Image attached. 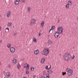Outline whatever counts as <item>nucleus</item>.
I'll return each mask as SVG.
<instances>
[{
    "label": "nucleus",
    "instance_id": "obj_13",
    "mask_svg": "<svg viewBox=\"0 0 78 78\" xmlns=\"http://www.w3.org/2000/svg\"><path fill=\"white\" fill-rule=\"evenodd\" d=\"M44 22L42 21L41 23V27H44Z\"/></svg>",
    "mask_w": 78,
    "mask_h": 78
},
{
    "label": "nucleus",
    "instance_id": "obj_33",
    "mask_svg": "<svg viewBox=\"0 0 78 78\" xmlns=\"http://www.w3.org/2000/svg\"><path fill=\"white\" fill-rule=\"evenodd\" d=\"M46 78H49V74H48V76H46Z\"/></svg>",
    "mask_w": 78,
    "mask_h": 78
},
{
    "label": "nucleus",
    "instance_id": "obj_16",
    "mask_svg": "<svg viewBox=\"0 0 78 78\" xmlns=\"http://www.w3.org/2000/svg\"><path fill=\"white\" fill-rule=\"evenodd\" d=\"M30 67V66H29V65L28 64H27V66L26 67V69L27 70H28L29 69Z\"/></svg>",
    "mask_w": 78,
    "mask_h": 78
},
{
    "label": "nucleus",
    "instance_id": "obj_24",
    "mask_svg": "<svg viewBox=\"0 0 78 78\" xmlns=\"http://www.w3.org/2000/svg\"><path fill=\"white\" fill-rule=\"evenodd\" d=\"M7 47L8 48H10V47H11V44H8L7 45Z\"/></svg>",
    "mask_w": 78,
    "mask_h": 78
},
{
    "label": "nucleus",
    "instance_id": "obj_1",
    "mask_svg": "<svg viewBox=\"0 0 78 78\" xmlns=\"http://www.w3.org/2000/svg\"><path fill=\"white\" fill-rule=\"evenodd\" d=\"M49 51L48 48H45L41 51V53L44 56H47L49 53Z\"/></svg>",
    "mask_w": 78,
    "mask_h": 78
},
{
    "label": "nucleus",
    "instance_id": "obj_17",
    "mask_svg": "<svg viewBox=\"0 0 78 78\" xmlns=\"http://www.w3.org/2000/svg\"><path fill=\"white\" fill-rule=\"evenodd\" d=\"M68 4L69 5H72V2L71 1H68Z\"/></svg>",
    "mask_w": 78,
    "mask_h": 78
},
{
    "label": "nucleus",
    "instance_id": "obj_12",
    "mask_svg": "<svg viewBox=\"0 0 78 78\" xmlns=\"http://www.w3.org/2000/svg\"><path fill=\"white\" fill-rule=\"evenodd\" d=\"M12 25V23L9 22L8 23V24L7 25V26H8V27H11Z\"/></svg>",
    "mask_w": 78,
    "mask_h": 78
},
{
    "label": "nucleus",
    "instance_id": "obj_38",
    "mask_svg": "<svg viewBox=\"0 0 78 78\" xmlns=\"http://www.w3.org/2000/svg\"><path fill=\"white\" fill-rule=\"evenodd\" d=\"M51 30H52V29H50L49 30V33L50 32V31Z\"/></svg>",
    "mask_w": 78,
    "mask_h": 78
},
{
    "label": "nucleus",
    "instance_id": "obj_27",
    "mask_svg": "<svg viewBox=\"0 0 78 78\" xmlns=\"http://www.w3.org/2000/svg\"><path fill=\"white\" fill-rule=\"evenodd\" d=\"M71 58L72 59H74V58H75V55H73V56L72 57V56H71Z\"/></svg>",
    "mask_w": 78,
    "mask_h": 78
},
{
    "label": "nucleus",
    "instance_id": "obj_43",
    "mask_svg": "<svg viewBox=\"0 0 78 78\" xmlns=\"http://www.w3.org/2000/svg\"><path fill=\"white\" fill-rule=\"evenodd\" d=\"M0 17H1V15L0 14Z\"/></svg>",
    "mask_w": 78,
    "mask_h": 78
},
{
    "label": "nucleus",
    "instance_id": "obj_36",
    "mask_svg": "<svg viewBox=\"0 0 78 78\" xmlns=\"http://www.w3.org/2000/svg\"><path fill=\"white\" fill-rule=\"evenodd\" d=\"M25 0H22V2H23V3H24V2H25Z\"/></svg>",
    "mask_w": 78,
    "mask_h": 78
},
{
    "label": "nucleus",
    "instance_id": "obj_6",
    "mask_svg": "<svg viewBox=\"0 0 78 78\" xmlns=\"http://www.w3.org/2000/svg\"><path fill=\"white\" fill-rule=\"evenodd\" d=\"M10 51L11 53H14L15 52V48L13 47H12L10 49Z\"/></svg>",
    "mask_w": 78,
    "mask_h": 78
},
{
    "label": "nucleus",
    "instance_id": "obj_30",
    "mask_svg": "<svg viewBox=\"0 0 78 78\" xmlns=\"http://www.w3.org/2000/svg\"><path fill=\"white\" fill-rule=\"evenodd\" d=\"M48 66H46L45 68H46V69L47 70H48Z\"/></svg>",
    "mask_w": 78,
    "mask_h": 78
},
{
    "label": "nucleus",
    "instance_id": "obj_3",
    "mask_svg": "<svg viewBox=\"0 0 78 78\" xmlns=\"http://www.w3.org/2000/svg\"><path fill=\"white\" fill-rule=\"evenodd\" d=\"M69 55H70V54L69 53L66 52L65 53V55H64V58L65 61H69L70 58V57L68 56Z\"/></svg>",
    "mask_w": 78,
    "mask_h": 78
},
{
    "label": "nucleus",
    "instance_id": "obj_35",
    "mask_svg": "<svg viewBox=\"0 0 78 78\" xmlns=\"http://www.w3.org/2000/svg\"><path fill=\"white\" fill-rule=\"evenodd\" d=\"M41 78H46V77H45V76H41Z\"/></svg>",
    "mask_w": 78,
    "mask_h": 78
},
{
    "label": "nucleus",
    "instance_id": "obj_32",
    "mask_svg": "<svg viewBox=\"0 0 78 78\" xmlns=\"http://www.w3.org/2000/svg\"><path fill=\"white\" fill-rule=\"evenodd\" d=\"M5 30H7L8 31H9V29L8 27H7L5 29Z\"/></svg>",
    "mask_w": 78,
    "mask_h": 78
},
{
    "label": "nucleus",
    "instance_id": "obj_7",
    "mask_svg": "<svg viewBox=\"0 0 78 78\" xmlns=\"http://www.w3.org/2000/svg\"><path fill=\"white\" fill-rule=\"evenodd\" d=\"M36 23V20L35 19H32L31 21V24H34Z\"/></svg>",
    "mask_w": 78,
    "mask_h": 78
},
{
    "label": "nucleus",
    "instance_id": "obj_4",
    "mask_svg": "<svg viewBox=\"0 0 78 78\" xmlns=\"http://www.w3.org/2000/svg\"><path fill=\"white\" fill-rule=\"evenodd\" d=\"M57 32L61 34L63 32V28L61 27H57Z\"/></svg>",
    "mask_w": 78,
    "mask_h": 78
},
{
    "label": "nucleus",
    "instance_id": "obj_39",
    "mask_svg": "<svg viewBox=\"0 0 78 78\" xmlns=\"http://www.w3.org/2000/svg\"><path fill=\"white\" fill-rule=\"evenodd\" d=\"M51 69V66H50V67L48 68V69Z\"/></svg>",
    "mask_w": 78,
    "mask_h": 78
},
{
    "label": "nucleus",
    "instance_id": "obj_29",
    "mask_svg": "<svg viewBox=\"0 0 78 78\" xmlns=\"http://www.w3.org/2000/svg\"><path fill=\"white\" fill-rule=\"evenodd\" d=\"M29 72L28 71H26V74H28Z\"/></svg>",
    "mask_w": 78,
    "mask_h": 78
},
{
    "label": "nucleus",
    "instance_id": "obj_37",
    "mask_svg": "<svg viewBox=\"0 0 78 78\" xmlns=\"http://www.w3.org/2000/svg\"><path fill=\"white\" fill-rule=\"evenodd\" d=\"M16 35H17V33H15L14 34V36H16Z\"/></svg>",
    "mask_w": 78,
    "mask_h": 78
},
{
    "label": "nucleus",
    "instance_id": "obj_25",
    "mask_svg": "<svg viewBox=\"0 0 78 78\" xmlns=\"http://www.w3.org/2000/svg\"><path fill=\"white\" fill-rule=\"evenodd\" d=\"M34 68L33 67H32L31 68V71H33L34 70Z\"/></svg>",
    "mask_w": 78,
    "mask_h": 78
},
{
    "label": "nucleus",
    "instance_id": "obj_26",
    "mask_svg": "<svg viewBox=\"0 0 78 78\" xmlns=\"http://www.w3.org/2000/svg\"><path fill=\"white\" fill-rule=\"evenodd\" d=\"M55 27L54 26H52L51 27V29H52V30H53V29H55Z\"/></svg>",
    "mask_w": 78,
    "mask_h": 78
},
{
    "label": "nucleus",
    "instance_id": "obj_21",
    "mask_svg": "<svg viewBox=\"0 0 78 78\" xmlns=\"http://www.w3.org/2000/svg\"><path fill=\"white\" fill-rule=\"evenodd\" d=\"M69 5L68 4H67L66 5V9H69Z\"/></svg>",
    "mask_w": 78,
    "mask_h": 78
},
{
    "label": "nucleus",
    "instance_id": "obj_9",
    "mask_svg": "<svg viewBox=\"0 0 78 78\" xmlns=\"http://www.w3.org/2000/svg\"><path fill=\"white\" fill-rule=\"evenodd\" d=\"M11 14V12L9 11L7 14V17H9Z\"/></svg>",
    "mask_w": 78,
    "mask_h": 78
},
{
    "label": "nucleus",
    "instance_id": "obj_15",
    "mask_svg": "<svg viewBox=\"0 0 78 78\" xmlns=\"http://www.w3.org/2000/svg\"><path fill=\"white\" fill-rule=\"evenodd\" d=\"M13 63H14V64H16V63H17V60L16 59H14L12 61Z\"/></svg>",
    "mask_w": 78,
    "mask_h": 78
},
{
    "label": "nucleus",
    "instance_id": "obj_5",
    "mask_svg": "<svg viewBox=\"0 0 78 78\" xmlns=\"http://www.w3.org/2000/svg\"><path fill=\"white\" fill-rule=\"evenodd\" d=\"M59 34H60L58 33V32H57V31H56L54 35L55 37L56 38L58 37Z\"/></svg>",
    "mask_w": 78,
    "mask_h": 78
},
{
    "label": "nucleus",
    "instance_id": "obj_40",
    "mask_svg": "<svg viewBox=\"0 0 78 78\" xmlns=\"http://www.w3.org/2000/svg\"><path fill=\"white\" fill-rule=\"evenodd\" d=\"M36 77V76H35V75H34V76H33V77L34 78H35Z\"/></svg>",
    "mask_w": 78,
    "mask_h": 78
},
{
    "label": "nucleus",
    "instance_id": "obj_18",
    "mask_svg": "<svg viewBox=\"0 0 78 78\" xmlns=\"http://www.w3.org/2000/svg\"><path fill=\"white\" fill-rule=\"evenodd\" d=\"M19 3V1L18 0H16L15 2V5H18Z\"/></svg>",
    "mask_w": 78,
    "mask_h": 78
},
{
    "label": "nucleus",
    "instance_id": "obj_8",
    "mask_svg": "<svg viewBox=\"0 0 78 78\" xmlns=\"http://www.w3.org/2000/svg\"><path fill=\"white\" fill-rule=\"evenodd\" d=\"M6 76L7 77V78H9V77H10V76L11 74H10V73L9 72H7L6 73Z\"/></svg>",
    "mask_w": 78,
    "mask_h": 78
},
{
    "label": "nucleus",
    "instance_id": "obj_41",
    "mask_svg": "<svg viewBox=\"0 0 78 78\" xmlns=\"http://www.w3.org/2000/svg\"><path fill=\"white\" fill-rule=\"evenodd\" d=\"M2 40L0 41V43H2Z\"/></svg>",
    "mask_w": 78,
    "mask_h": 78
},
{
    "label": "nucleus",
    "instance_id": "obj_19",
    "mask_svg": "<svg viewBox=\"0 0 78 78\" xmlns=\"http://www.w3.org/2000/svg\"><path fill=\"white\" fill-rule=\"evenodd\" d=\"M17 68L18 69H20V65L19 63H18V64Z\"/></svg>",
    "mask_w": 78,
    "mask_h": 78
},
{
    "label": "nucleus",
    "instance_id": "obj_28",
    "mask_svg": "<svg viewBox=\"0 0 78 78\" xmlns=\"http://www.w3.org/2000/svg\"><path fill=\"white\" fill-rule=\"evenodd\" d=\"M27 64V63H25V64L23 65V67L24 68H26V67H27V66H26V65Z\"/></svg>",
    "mask_w": 78,
    "mask_h": 78
},
{
    "label": "nucleus",
    "instance_id": "obj_22",
    "mask_svg": "<svg viewBox=\"0 0 78 78\" xmlns=\"http://www.w3.org/2000/svg\"><path fill=\"white\" fill-rule=\"evenodd\" d=\"M48 73H49L50 74H51V73H52V71L51 70H49V71H48Z\"/></svg>",
    "mask_w": 78,
    "mask_h": 78
},
{
    "label": "nucleus",
    "instance_id": "obj_11",
    "mask_svg": "<svg viewBox=\"0 0 78 78\" xmlns=\"http://www.w3.org/2000/svg\"><path fill=\"white\" fill-rule=\"evenodd\" d=\"M45 61V58H42L41 60V63L42 64H43L44 63V61Z\"/></svg>",
    "mask_w": 78,
    "mask_h": 78
},
{
    "label": "nucleus",
    "instance_id": "obj_31",
    "mask_svg": "<svg viewBox=\"0 0 78 78\" xmlns=\"http://www.w3.org/2000/svg\"><path fill=\"white\" fill-rule=\"evenodd\" d=\"M66 72H63L62 73L63 75H66Z\"/></svg>",
    "mask_w": 78,
    "mask_h": 78
},
{
    "label": "nucleus",
    "instance_id": "obj_42",
    "mask_svg": "<svg viewBox=\"0 0 78 78\" xmlns=\"http://www.w3.org/2000/svg\"><path fill=\"white\" fill-rule=\"evenodd\" d=\"M58 22H60L59 20H58Z\"/></svg>",
    "mask_w": 78,
    "mask_h": 78
},
{
    "label": "nucleus",
    "instance_id": "obj_2",
    "mask_svg": "<svg viewBox=\"0 0 78 78\" xmlns=\"http://www.w3.org/2000/svg\"><path fill=\"white\" fill-rule=\"evenodd\" d=\"M66 71L68 72L67 75L69 76H70L72 75L73 72V70L70 69L69 68H67L66 69Z\"/></svg>",
    "mask_w": 78,
    "mask_h": 78
},
{
    "label": "nucleus",
    "instance_id": "obj_23",
    "mask_svg": "<svg viewBox=\"0 0 78 78\" xmlns=\"http://www.w3.org/2000/svg\"><path fill=\"white\" fill-rule=\"evenodd\" d=\"M36 38L34 37L33 38V41L34 42H36Z\"/></svg>",
    "mask_w": 78,
    "mask_h": 78
},
{
    "label": "nucleus",
    "instance_id": "obj_44",
    "mask_svg": "<svg viewBox=\"0 0 78 78\" xmlns=\"http://www.w3.org/2000/svg\"><path fill=\"white\" fill-rule=\"evenodd\" d=\"M4 78H6L5 77Z\"/></svg>",
    "mask_w": 78,
    "mask_h": 78
},
{
    "label": "nucleus",
    "instance_id": "obj_14",
    "mask_svg": "<svg viewBox=\"0 0 78 78\" xmlns=\"http://www.w3.org/2000/svg\"><path fill=\"white\" fill-rule=\"evenodd\" d=\"M48 45H51L52 42H51V40H48Z\"/></svg>",
    "mask_w": 78,
    "mask_h": 78
},
{
    "label": "nucleus",
    "instance_id": "obj_34",
    "mask_svg": "<svg viewBox=\"0 0 78 78\" xmlns=\"http://www.w3.org/2000/svg\"><path fill=\"white\" fill-rule=\"evenodd\" d=\"M41 33L39 32L38 34V36H41Z\"/></svg>",
    "mask_w": 78,
    "mask_h": 78
},
{
    "label": "nucleus",
    "instance_id": "obj_20",
    "mask_svg": "<svg viewBox=\"0 0 78 78\" xmlns=\"http://www.w3.org/2000/svg\"><path fill=\"white\" fill-rule=\"evenodd\" d=\"M30 11H31V8H30V7H28L27 8V11L29 12H30Z\"/></svg>",
    "mask_w": 78,
    "mask_h": 78
},
{
    "label": "nucleus",
    "instance_id": "obj_10",
    "mask_svg": "<svg viewBox=\"0 0 78 78\" xmlns=\"http://www.w3.org/2000/svg\"><path fill=\"white\" fill-rule=\"evenodd\" d=\"M34 53L35 55H38V53H39V50H35L34 51Z\"/></svg>",
    "mask_w": 78,
    "mask_h": 78
}]
</instances>
